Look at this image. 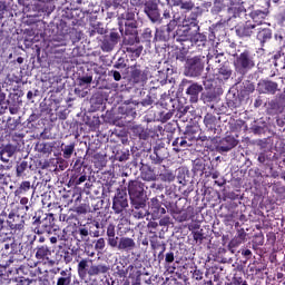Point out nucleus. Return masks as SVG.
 Masks as SVG:
<instances>
[{"mask_svg": "<svg viewBox=\"0 0 285 285\" xmlns=\"http://www.w3.org/2000/svg\"><path fill=\"white\" fill-rule=\"evenodd\" d=\"M128 194L134 208H146V194H144V184L141 181H129Z\"/></svg>", "mask_w": 285, "mask_h": 285, "instance_id": "1", "label": "nucleus"}, {"mask_svg": "<svg viewBox=\"0 0 285 285\" xmlns=\"http://www.w3.org/2000/svg\"><path fill=\"white\" fill-rule=\"evenodd\" d=\"M234 66L236 72H239V75H246L248 70H253L255 60L253 59L250 52L244 51L235 59Z\"/></svg>", "mask_w": 285, "mask_h": 285, "instance_id": "2", "label": "nucleus"}, {"mask_svg": "<svg viewBox=\"0 0 285 285\" xmlns=\"http://www.w3.org/2000/svg\"><path fill=\"white\" fill-rule=\"evenodd\" d=\"M204 70V62H202V58L194 57L187 60V65L185 68L186 77H199Z\"/></svg>", "mask_w": 285, "mask_h": 285, "instance_id": "3", "label": "nucleus"}, {"mask_svg": "<svg viewBox=\"0 0 285 285\" xmlns=\"http://www.w3.org/2000/svg\"><path fill=\"white\" fill-rule=\"evenodd\" d=\"M125 208H128V194L124 190H118L112 202V210L119 215L124 213Z\"/></svg>", "mask_w": 285, "mask_h": 285, "instance_id": "4", "label": "nucleus"}, {"mask_svg": "<svg viewBox=\"0 0 285 285\" xmlns=\"http://www.w3.org/2000/svg\"><path fill=\"white\" fill-rule=\"evenodd\" d=\"M278 85L271 80H261L257 85V91L259 95H275L277 92Z\"/></svg>", "mask_w": 285, "mask_h": 285, "instance_id": "5", "label": "nucleus"}, {"mask_svg": "<svg viewBox=\"0 0 285 285\" xmlns=\"http://www.w3.org/2000/svg\"><path fill=\"white\" fill-rule=\"evenodd\" d=\"M204 91V86L193 82L187 89L186 95L189 97L191 104L199 101V95Z\"/></svg>", "mask_w": 285, "mask_h": 285, "instance_id": "6", "label": "nucleus"}, {"mask_svg": "<svg viewBox=\"0 0 285 285\" xmlns=\"http://www.w3.org/2000/svg\"><path fill=\"white\" fill-rule=\"evenodd\" d=\"M177 21H179V18L177 16H174V19L170 20V22L167 24L166 31L164 30H156V37L160 39V41H166L170 37V32L177 28Z\"/></svg>", "mask_w": 285, "mask_h": 285, "instance_id": "7", "label": "nucleus"}, {"mask_svg": "<svg viewBox=\"0 0 285 285\" xmlns=\"http://www.w3.org/2000/svg\"><path fill=\"white\" fill-rule=\"evenodd\" d=\"M236 2L237 0H215L212 8V14H219V12H223L226 8L230 11V6H235Z\"/></svg>", "mask_w": 285, "mask_h": 285, "instance_id": "8", "label": "nucleus"}, {"mask_svg": "<svg viewBox=\"0 0 285 285\" xmlns=\"http://www.w3.org/2000/svg\"><path fill=\"white\" fill-rule=\"evenodd\" d=\"M137 246V243H135V239L130 237H121L119 240H117L116 248L119 250H125L126 253H130V250H135Z\"/></svg>", "mask_w": 285, "mask_h": 285, "instance_id": "9", "label": "nucleus"}, {"mask_svg": "<svg viewBox=\"0 0 285 285\" xmlns=\"http://www.w3.org/2000/svg\"><path fill=\"white\" fill-rule=\"evenodd\" d=\"M237 144L238 141L235 137L227 136L220 141V146L218 148L220 153H228V150H233Z\"/></svg>", "mask_w": 285, "mask_h": 285, "instance_id": "10", "label": "nucleus"}, {"mask_svg": "<svg viewBox=\"0 0 285 285\" xmlns=\"http://www.w3.org/2000/svg\"><path fill=\"white\" fill-rule=\"evenodd\" d=\"M119 237H117V232L115 229V225L109 224L107 227V243L110 248H117V242Z\"/></svg>", "mask_w": 285, "mask_h": 285, "instance_id": "11", "label": "nucleus"}, {"mask_svg": "<svg viewBox=\"0 0 285 285\" xmlns=\"http://www.w3.org/2000/svg\"><path fill=\"white\" fill-rule=\"evenodd\" d=\"M52 216L46 217L41 220V218H35L33 226H39V228H42V233H50L52 229Z\"/></svg>", "mask_w": 285, "mask_h": 285, "instance_id": "12", "label": "nucleus"}, {"mask_svg": "<svg viewBox=\"0 0 285 285\" xmlns=\"http://www.w3.org/2000/svg\"><path fill=\"white\" fill-rule=\"evenodd\" d=\"M72 282V269H62L60 276L57 279V285H70Z\"/></svg>", "mask_w": 285, "mask_h": 285, "instance_id": "13", "label": "nucleus"}, {"mask_svg": "<svg viewBox=\"0 0 285 285\" xmlns=\"http://www.w3.org/2000/svg\"><path fill=\"white\" fill-rule=\"evenodd\" d=\"M110 271V267L108 265H91L88 269L89 277H95L97 275H105V273H108Z\"/></svg>", "mask_w": 285, "mask_h": 285, "instance_id": "14", "label": "nucleus"}, {"mask_svg": "<svg viewBox=\"0 0 285 285\" xmlns=\"http://www.w3.org/2000/svg\"><path fill=\"white\" fill-rule=\"evenodd\" d=\"M253 30H255V24L246 22L236 29V35H238V37H250Z\"/></svg>", "mask_w": 285, "mask_h": 285, "instance_id": "15", "label": "nucleus"}, {"mask_svg": "<svg viewBox=\"0 0 285 285\" xmlns=\"http://www.w3.org/2000/svg\"><path fill=\"white\" fill-rule=\"evenodd\" d=\"M78 275L80 279L88 277V259L85 258L78 263Z\"/></svg>", "mask_w": 285, "mask_h": 285, "instance_id": "16", "label": "nucleus"}, {"mask_svg": "<svg viewBox=\"0 0 285 285\" xmlns=\"http://www.w3.org/2000/svg\"><path fill=\"white\" fill-rule=\"evenodd\" d=\"M174 6H178L180 10H186V12H190L195 8L193 0H175Z\"/></svg>", "mask_w": 285, "mask_h": 285, "instance_id": "17", "label": "nucleus"}, {"mask_svg": "<svg viewBox=\"0 0 285 285\" xmlns=\"http://www.w3.org/2000/svg\"><path fill=\"white\" fill-rule=\"evenodd\" d=\"M271 37H273L271 29H268V28H265V29L259 28L258 29L257 39L261 43L268 41V39H271Z\"/></svg>", "mask_w": 285, "mask_h": 285, "instance_id": "18", "label": "nucleus"}, {"mask_svg": "<svg viewBox=\"0 0 285 285\" xmlns=\"http://www.w3.org/2000/svg\"><path fill=\"white\" fill-rule=\"evenodd\" d=\"M204 124L208 130H215L217 126V117L212 114H207L204 118Z\"/></svg>", "mask_w": 285, "mask_h": 285, "instance_id": "19", "label": "nucleus"}, {"mask_svg": "<svg viewBox=\"0 0 285 285\" xmlns=\"http://www.w3.org/2000/svg\"><path fill=\"white\" fill-rule=\"evenodd\" d=\"M50 255H52V252H50V248H48V246L39 247L36 253L37 259H48Z\"/></svg>", "mask_w": 285, "mask_h": 285, "instance_id": "20", "label": "nucleus"}, {"mask_svg": "<svg viewBox=\"0 0 285 285\" xmlns=\"http://www.w3.org/2000/svg\"><path fill=\"white\" fill-rule=\"evenodd\" d=\"M147 17L150 19L153 23H161V14H159V9H154V11H149Z\"/></svg>", "mask_w": 285, "mask_h": 285, "instance_id": "21", "label": "nucleus"}, {"mask_svg": "<svg viewBox=\"0 0 285 285\" xmlns=\"http://www.w3.org/2000/svg\"><path fill=\"white\" fill-rule=\"evenodd\" d=\"M266 17H268V11H262V10H256L252 13V19L258 23L259 19L264 20L266 19Z\"/></svg>", "mask_w": 285, "mask_h": 285, "instance_id": "22", "label": "nucleus"}, {"mask_svg": "<svg viewBox=\"0 0 285 285\" xmlns=\"http://www.w3.org/2000/svg\"><path fill=\"white\" fill-rule=\"evenodd\" d=\"M62 153H63L65 159H70L72 157V153H75V144L65 146V149L62 150Z\"/></svg>", "mask_w": 285, "mask_h": 285, "instance_id": "23", "label": "nucleus"}, {"mask_svg": "<svg viewBox=\"0 0 285 285\" xmlns=\"http://www.w3.org/2000/svg\"><path fill=\"white\" fill-rule=\"evenodd\" d=\"M94 244H95V250H97V253H101L104 252V248H106V239L104 238H98L94 240Z\"/></svg>", "mask_w": 285, "mask_h": 285, "instance_id": "24", "label": "nucleus"}, {"mask_svg": "<svg viewBox=\"0 0 285 285\" xmlns=\"http://www.w3.org/2000/svg\"><path fill=\"white\" fill-rule=\"evenodd\" d=\"M115 46L116 45H114L112 41H110L109 39H105L101 45V50H104V52H110L114 50Z\"/></svg>", "mask_w": 285, "mask_h": 285, "instance_id": "25", "label": "nucleus"}, {"mask_svg": "<svg viewBox=\"0 0 285 285\" xmlns=\"http://www.w3.org/2000/svg\"><path fill=\"white\" fill-rule=\"evenodd\" d=\"M132 215H134L135 219H144V217H146L148 215V210H146L144 208H135Z\"/></svg>", "mask_w": 285, "mask_h": 285, "instance_id": "26", "label": "nucleus"}, {"mask_svg": "<svg viewBox=\"0 0 285 285\" xmlns=\"http://www.w3.org/2000/svg\"><path fill=\"white\" fill-rule=\"evenodd\" d=\"M160 179L161 181H175V174H173V171H164L160 174Z\"/></svg>", "mask_w": 285, "mask_h": 285, "instance_id": "27", "label": "nucleus"}, {"mask_svg": "<svg viewBox=\"0 0 285 285\" xmlns=\"http://www.w3.org/2000/svg\"><path fill=\"white\" fill-rule=\"evenodd\" d=\"M157 9V3L155 2H147L145 3V13L148 14Z\"/></svg>", "mask_w": 285, "mask_h": 285, "instance_id": "28", "label": "nucleus"}, {"mask_svg": "<svg viewBox=\"0 0 285 285\" xmlns=\"http://www.w3.org/2000/svg\"><path fill=\"white\" fill-rule=\"evenodd\" d=\"M26 168H28V161H22V163H20V165H18V167H17L18 177H21V175H23V173H26Z\"/></svg>", "mask_w": 285, "mask_h": 285, "instance_id": "29", "label": "nucleus"}, {"mask_svg": "<svg viewBox=\"0 0 285 285\" xmlns=\"http://www.w3.org/2000/svg\"><path fill=\"white\" fill-rule=\"evenodd\" d=\"M41 146H42L41 151L45 153V154L46 153H48V154L52 153V148H55V144L53 142H45Z\"/></svg>", "mask_w": 285, "mask_h": 285, "instance_id": "30", "label": "nucleus"}, {"mask_svg": "<svg viewBox=\"0 0 285 285\" xmlns=\"http://www.w3.org/2000/svg\"><path fill=\"white\" fill-rule=\"evenodd\" d=\"M173 146H180V148H186L188 146V141H186V139H180V138H176L173 141Z\"/></svg>", "mask_w": 285, "mask_h": 285, "instance_id": "31", "label": "nucleus"}, {"mask_svg": "<svg viewBox=\"0 0 285 285\" xmlns=\"http://www.w3.org/2000/svg\"><path fill=\"white\" fill-rule=\"evenodd\" d=\"M142 179H145V181H155V179H157V176H155L153 171L142 173Z\"/></svg>", "mask_w": 285, "mask_h": 285, "instance_id": "32", "label": "nucleus"}, {"mask_svg": "<svg viewBox=\"0 0 285 285\" xmlns=\"http://www.w3.org/2000/svg\"><path fill=\"white\" fill-rule=\"evenodd\" d=\"M219 73L224 77V79H229L230 75H233V72L230 71V69L226 68V67H222L219 69Z\"/></svg>", "mask_w": 285, "mask_h": 285, "instance_id": "33", "label": "nucleus"}, {"mask_svg": "<svg viewBox=\"0 0 285 285\" xmlns=\"http://www.w3.org/2000/svg\"><path fill=\"white\" fill-rule=\"evenodd\" d=\"M193 277L196 282H202L204 279V273L200 269H196L194 271Z\"/></svg>", "mask_w": 285, "mask_h": 285, "instance_id": "34", "label": "nucleus"}, {"mask_svg": "<svg viewBox=\"0 0 285 285\" xmlns=\"http://www.w3.org/2000/svg\"><path fill=\"white\" fill-rule=\"evenodd\" d=\"M244 244L243 240H239L236 236L230 240L229 246H232V248H237V246Z\"/></svg>", "mask_w": 285, "mask_h": 285, "instance_id": "35", "label": "nucleus"}, {"mask_svg": "<svg viewBox=\"0 0 285 285\" xmlns=\"http://www.w3.org/2000/svg\"><path fill=\"white\" fill-rule=\"evenodd\" d=\"M52 46H55L56 48H59V46H66V40L63 39L59 40L58 38H53Z\"/></svg>", "mask_w": 285, "mask_h": 285, "instance_id": "36", "label": "nucleus"}, {"mask_svg": "<svg viewBox=\"0 0 285 285\" xmlns=\"http://www.w3.org/2000/svg\"><path fill=\"white\" fill-rule=\"evenodd\" d=\"M86 83H92V76L80 78V86H86Z\"/></svg>", "mask_w": 285, "mask_h": 285, "instance_id": "37", "label": "nucleus"}, {"mask_svg": "<svg viewBox=\"0 0 285 285\" xmlns=\"http://www.w3.org/2000/svg\"><path fill=\"white\" fill-rule=\"evenodd\" d=\"M165 262H167V264H173V262H175V254L173 252L167 253L165 256Z\"/></svg>", "mask_w": 285, "mask_h": 285, "instance_id": "38", "label": "nucleus"}, {"mask_svg": "<svg viewBox=\"0 0 285 285\" xmlns=\"http://www.w3.org/2000/svg\"><path fill=\"white\" fill-rule=\"evenodd\" d=\"M118 39H119V33H117V32H111L108 40L111 41V43H114V45L117 46V40H118Z\"/></svg>", "mask_w": 285, "mask_h": 285, "instance_id": "39", "label": "nucleus"}, {"mask_svg": "<svg viewBox=\"0 0 285 285\" xmlns=\"http://www.w3.org/2000/svg\"><path fill=\"white\" fill-rule=\"evenodd\" d=\"M131 77H132V79H135L136 81H138V80H139V77H141V70H139V69H134V70L131 71Z\"/></svg>", "mask_w": 285, "mask_h": 285, "instance_id": "40", "label": "nucleus"}, {"mask_svg": "<svg viewBox=\"0 0 285 285\" xmlns=\"http://www.w3.org/2000/svg\"><path fill=\"white\" fill-rule=\"evenodd\" d=\"M235 237H237L240 242H246V232H244V229L238 230Z\"/></svg>", "mask_w": 285, "mask_h": 285, "instance_id": "41", "label": "nucleus"}, {"mask_svg": "<svg viewBox=\"0 0 285 285\" xmlns=\"http://www.w3.org/2000/svg\"><path fill=\"white\" fill-rule=\"evenodd\" d=\"M20 189L23 190L24 193H27V190H30V181H22L20 185Z\"/></svg>", "mask_w": 285, "mask_h": 285, "instance_id": "42", "label": "nucleus"}, {"mask_svg": "<svg viewBox=\"0 0 285 285\" xmlns=\"http://www.w3.org/2000/svg\"><path fill=\"white\" fill-rule=\"evenodd\" d=\"M125 21H135V13L134 12H127L125 13Z\"/></svg>", "mask_w": 285, "mask_h": 285, "instance_id": "43", "label": "nucleus"}, {"mask_svg": "<svg viewBox=\"0 0 285 285\" xmlns=\"http://www.w3.org/2000/svg\"><path fill=\"white\" fill-rule=\"evenodd\" d=\"M124 23L127 28H137V22H135V20H125Z\"/></svg>", "mask_w": 285, "mask_h": 285, "instance_id": "44", "label": "nucleus"}, {"mask_svg": "<svg viewBox=\"0 0 285 285\" xmlns=\"http://www.w3.org/2000/svg\"><path fill=\"white\" fill-rule=\"evenodd\" d=\"M115 81H121V73L119 71H111Z\"/></svg>", "mask_w": 285, "mask_h": 285, "instance_id": "45", "label": "nucleus"}, {"mask_svg": "<svg viewBox=\"0 0 285 285\" xmlns=\"http://www.w3.org/2000/svg\"><path fill=\"white\" fill-rule=\"evenodd\" d=\"M86 179H88V177L86 175L80 176L77 180H76V186H80V184H83V181H86Z\"/></svg>", "mask_w": 285, "mask_h": 285, "instance_id": "46", "label": "nucleus"}, {"mask_svg": "<svg viewBox=\"0 0 285 285\" xmlns=\"http://www.w3.org/2000/svg\"><path fill=\"white\" fill-rule=\"evenodd\" d=\"M243 282H244V279L242 277H234L233 278V284L234 285H242Z\"/></svg>", "mask_w": 285, "mask_h": 285, "instance_id": "47", "label": "nucleus"}, {"mask_svg": "<svg viewBox=\"0 0 285 285\" xmlns=\"http://www.w3.org/2000/svg\"><path fill=\"white\" fill-rule=\"evenodd\" d=\"M257 160L259 164H264L266 161V154H259Z\"/></svg>", "mask_w": 285, "mask_h": 285, "instance_id": "48", "label": "nucleus"}, {"mask_svg": "<svg viewBox=\"0 0 285 285\" xmlns=\"http://www.w3.org/2000/svg\"><path fill=\"white\" fill-rule=\"evenodd\" d=\"M79 234L81 235V237H88V235H89L87 228H80L79 229Z\"/></svg>", "mask_w": 285, "mask_h": 285, "instance_id": "49", "label": "nucleus"}, {"mask_svg": "<svg viewBox=\"0 0 285 285\" xmlns=\"http://www.w3.org/2000/svg\"><path fill=\"white\" fill-rule=\"evenodd\" d=\"M76 213H78L79 215H86L87 210L85 207L79 206L77 207Z\"/></svg>", "mask_w": 285, "mask_h": 285, "instance_id": "50", "label": "nucleus"}, {"mask_svg": "<svg viewBox=\"0 0 285 285\" xmlns=\"http://www.w3.org/2000/svg\"><path fill=\"white\" fill-rule=\"evenodd\" d=\"M242 255H244V257H250V255H253V252H250V249H245L242 252Z\"/></svg>", "mask_w": 285, "mask_h": 285, "instance_id": "51", "label": "nucleus"}, {"mask_svg": "<svg viewBox=\"0 0 285 285\" xmlns=\"http://www.w3.org/2000/svg\"><path fill=\"white\" fill-rule=\"evenodd\" d=\"M20 204H21L22 206H28V198H27V197H22V198L20 199Z\"/></svg>", "mask_w": 285, "mask_h": 285, "instance_id": "52", "label": "nucleus"}, {"mask_svg": "<svg viewBox=\"0 0 285 285\" xmlns=\"http://www.w3.org/2000/svg\"><path fill=\"white\" fill-rule=\"evenodd\" d=\"M164 19H170V11L165 10L163 13Z\"/></svg>", "mask_w": 285, "mask_h": 285, "instance_id": "53", "label": "nucleus"}, {"mask_svg": "<svg viewBox=\"0 0 285 285\" xmlns=\"http://www.w3.org/2000/svg\"><path fill=\"white\" fill-rule=\"evenodd\" d=\"M166 224H168V219H166V218L160 219V222H159L160 226H166Z\"/></svg>", "mask_w": 285, "mask_h": 285, "instance_id": "54", "label": "nucleus"}, {"mask_svg": "<svg viewBox=\"0 0 285 285\" xmlns=\"http://www.w3.org/2000/svg\"><path fill=\"white\" fill-rule=\"evenodd\" d=\"M158 213H159L160 215H166V208H164V207H158Z\"/></svg>", "mask_w": 285, "mask_h": 285, "instance_id": "55", "label": "nucleus"}, {"mask_svg": "<svg viewBox=\"0 0 285 285\" xmlns=\"http://www.w3.org/2000/svg\"><path fill=\"white\" fill-rule=\"evenodd\" d=\"M32 97H35V94H32V91H28L27 99H32Z\"/></svg>", "mask_w": 285, "mask_h": 285, "instance_id": "56", "label": "nucleus"}, {"mask_svg": "<svg viewBox=\"0 0 285 285\" xmlns=\"http://www.w3.org/2000/svg\"><path fill=\"white\" fill-rule=\"evenodd\" d=\"M57 242H58L57 237L52 236V237L50 238V243H51V244H57Z\"/></svg>", "mask_w": 285, "mask_h": 285, "instance_id": "57", "label": "nucleus"}, {"mask_svg": "<svg viewBox=\"0 0 285 285\" xmlns=\"http://www.w3.org/2000/svg\"><path fill=\"white\" fill-rule=\"evenodd\" d=\"M9 110H10L11 115H17V110L14 108H10Z\"/></svg>", "mask_w": 285, "mask_h": 285, "instance_id": "58", "label": "nucleus"}, {"mask_svg": "<svg viewBox=\"0 0 285 285\" xmlns=\"http://www.w3.org/2000/svg\"><path fill=\"white\" fill-rule=\"evenodd\" d=\"M255 91V86L249 85V92H254Z\"/></svg>", "mask_w": 285, "mask_h": 285, "instance_id": "59", "label": "nucleus"}, {"mask_svg": "<svg viewBox=\"0 0 285 285\" xmlns=\"http://www.w3.org/2000/svg\"><path fill=\"white\" fill-rule=\"evenodd\" d=\"M151 202H153V204H158L157 198H153Z\"/></svg>", "mask_w": 285, "mask_h": 285, "instance_id": "60", "label": "nucleus"}, {"mask_svg": "<svg viewBox=\"0 0 285 285\" xmlns=\"http://www.w3.org/2000/svg\"><path fill=\"white\" fill-rule=\"evenodd\" d=\"M18 63H23V58H18Z\"/></svg>", "mask_w": 285, "mask_h": 285, "instance_id": "61", "label": "nucleus"}, {"mask_svg": "<svg viewBox=\"0 0 285 285\" xmlns=\"http://www.w3.org/2000/svg\"><path fill=\"white\" fill-rule=\"evenodd\" d=\"M89 257H95V252H91L90 254H88Z\"/></svg>", "mask_w": 285, "mask_h": 285, "instance_id": "62", "label": "nucleus"}, {"mask_svg": "<svg viewBox=\"0 0 285 285\" xmlns=\"http://www.w3.org/2000/svg\"><path fill=\"white\" fill-rule=\"evenodd\" d=\"M183 83H190V80H184Z\"/></svg>", "mask_w": 285, "mask_h": 285, "instance_id": "63", "label": "nucleus"}, {"mask_svg": "<svg viewBox=\"0 0 285 285\" xmlns=\"http://www.w3.org/2000/svg\"><path fill=\"white\" fill-rule=\"evenodd\" d=\"M242 285H248V282L244 281V282L242 283Z\"/></svg>", "mask_w": 285, "mask_h": 285, "instance_id": "64", "label": "nucleus"}]
</instances>
